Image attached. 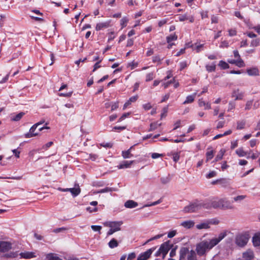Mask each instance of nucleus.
Returning <instances> with one entry per match:
<instances>
[{"mask_svg": "<svg viewBox=\"0 0 260 260\" xmlns=\"http://www.w3.org/2000/svg\"><path fill=\"white\" fill-rule=\"evenodd\" d=\"M210 209L220 208L224 210L233 209L234 207L232 202L229 201L227 198H221L211 201H209Z\"/></svg>", "mask_w": 260, "mask_h": 260, "instance_id": "nucleus-1", "label": "nucleus"}, {"mask_svg": "<svg viewBox=\"0 0 260 260\" xmlns=\"http://www.w3.org/2000/svg\"><path fill=\"white\" fill-rule=\"evenodd\" d=\"M53 142L52 141H50V142L47 143V144H46L45 145H43L42 147V149L46 150L48 148H49L50 146H51L53 145Z\"/></svg>", "mask_w": 260, "mask_h": 260, "instance_id": "nucleus-58", "label": "nucleus"}, {"mask_svg": "<svg viewBox=\"0 0 260 260\" xmlns=\"http://www.w3.org/2000/svg\"><path fill=\"white\" fill-rule=\"evenodd\" d=\"M155 249V247H152L148 249L145 252L141 253L138 257L137 260H147L150 257Z\"/></svg>", "mask_w": 260, "mask_h": 260, "instance_id": "nucleus-10", "label": "nucleus"}, {"mask_svg": "<svg viewBox=\"0 0 260 260\" xmlns=\"http://www.w3.org/2000/svg\"><path fill=\"white\" fill-rule=\"evenodd\" d=\"M123 224L122 221H108L105 223V225L113 229L115 232L121 230L120 226Z\"/></svg>", "mask_w": 260, "mask_h": 260, "instance_id": "nucleus-8", "label": "nucleus"}, {"mask_svg": "<svg viewBox=\"0 0 260 260\" xmlns=\"http://www.w3.org/2000/svg\"><path fill=\"white\" fill-rule=\"evenodd\" d=\"M176 233H177L176 231H175V230L171 231L168 233V237L169 238H172L176 235Z\"/></svg>", "mask_w": 260, "mask_h": 260, "instance_id": "nucleus-56", "label": "nucleus"}, {"mask_svg": "<svg viewBox=\"0 0 260 260\" xmlns=\"http://www.w3.org/2000/svg\"><path fill=\"white\" fill-rule=\"evenodd\" d=\"M12 247L11 243L7 241H0V252H6Z\"/></svg>", "mask_w": 260, "mask_h": 260, "instance_id": "nucleus-12", "label": "nucleus"}, {"mask_svg": "<svg viewBox=\"0 0 260 260\" xmlns=\"http://www.w3.org/2000/svg\"><path fill=\"white\" fill-rule=\"evenodd\" d=\"M170 179L168 177H161L160 178V181L164 184L168 183L170 182Z\"/></svg>", "mask_w": 260, "mask_h": 260, "instance_id": "nucleus-48", "label": "nucleus"}, {"mask_svg": "<svg viewBox=\"0 0 260 260\" xmlns=\"http://www.w3.org/2000/svg\"><path fill=\"white\" fill-rule=\"evenodd\" d=\"M206 161H208L209 160L211 159L214 156V151L213 150L208 149V151L206 153Z\"/></svg>", "mask_w": 260, "mask_h": 260, "instance_id": "nucleus-33", "label": "nucleus"}, {"mask_svg": "<svg viewBox=\"0 0 260 260\" xmlns=\"http://www.w3.org/2000/svg\"><path fill=\"white\" fill-rule=\"evenodd\" d=\"M199 106L201 107H204V109H210L211 104L209 102H206L204 101L202 99L199 100Z\"/></svg>", "mask_w": 260, "mask_h": 260, "instance_id": "nucleus-22", "label": "nucleus"}, {"mask_svg": "<svg viewBox=\"0 0 260 260\" xmlns=\"http://www.w3.org/2000/svg\"><path fill=\"white\" fill-rule=\"evenodd\" d=\"M44 122V121H40L33 125L30 128L29 132L24 134L25 138H29L38 135L39 133L38 132H35V131L39 126L43 124Z\"/></svg>", "mask_w": 260, "mask_h": 260, "instance_id": "nucleus-7", "label": "nucleus"}, {"mask_svg": "<svg viewBox=\"0 0 260 260\" xmlns=\"http://www.w3.org/2000/svg\"><path fill=\"white\" fill-rule=\"evenodd\" d=\"M134 161H128L124 160L120 163V164L117 166V168L119 169H122L125 168H130L131 166L133 164Z\"/></svg>", "mask_w": 260, "mask_h": 260, "instance_id": "nucleus-16", "label": "nucleus"}, {"mask_svg": "<svg viewBox=\"0 0 260 260\" xmlns=\"http://www.w3.org/2000/svg\"><path fill=\"white\" fill-rule=\"evenodd\" d=\"M196 228L198 229H207L210 228V223L209 221L203 222L200 224H198L196 225Z\"/></svg>", "mask_w": 260, "mask_h": 260, "instance_id": "nucleus-28", "label": "nucleus"}, {"mask_svg": "<svg viewBox=\"0 0 260 260\" xmlns=\"http://www.w3.org/2000/svg\"><path fill=\"white\" fill-rule=\"evenodd\" d=\"M178 20L180 21L188 20L190 22L192 23L194 21V18L192 16H188L187 14H184L183 15H179L178 16Z\"/></svg>", "mask_w": 260, "mask_h": 260, "instance_id": "nucleus-15", "label": "nucleus"}, {"mask_svg": "<svg viewBox=\"0 0 260 260\" xmlns=\"http://www.w3.org/2000/svg\"><path fill=\"white\" fill-rule=\"evenodd\" d=\"M136 253L135 252H132L128 255L127 257V260H132L136 257Z\"/></svg>", "mask_w": 260, "mask_h": 260, "instance_id": "nucleus-60", "label": "nucleus"}, {"mask_svg": "<svg viewBox=\"0 0 260 260\" xmlns=\"http://www.w3.org/2000/svg\"><path fill=\"white\" fill-rule=\"evenodd\" d=\"M118 244L119 242L115 238L112 239L108 244L109 247L112 249L117 247Z\"/></svg>", "mask_w": 260, "mask_h": 260, "instance_id": "nucleus-26", "label": "nucleus"}, {"mask_svg": "<svg viewBox=\"0 0 260 260\" xmlns=\"http://www.w3.org/2000/svg\"><path fill=\"white\" fill-rule=\"evenodd\" d=\"M243 257L246 260H251L254 257L253 252L250 249L243 253Z\"/></svg>", "mask_w": 260, "mask_h": 260, "instance_id": "nucleus-17", "label": "nucleus"}, {"mask_svg": "<svg viewBox=\"0 0 260 260\" xmlns=\"http://www.w3.org/2000/svg\"><path fill=\"white\" fill-rule=\"evenodd\" d=\"M235 106H236V104H235V102L230 101L229 103L228 111H231L232 110L234 109L235 108Z\"/></svg>", "mask_w": 260, "mask_h": 260, "instance_id": "nucleus-43", "label": "nucleus"}, {"mask_svg": "<svg viewBox=\"0 0 260 260\" xmlns=\"http://www.w3.org/2000/svg\"><path fill=\"white\" fill-rule=\"evenodd\" d=\"M225 151L224 150H221L219 153L216 156L214 161L216 162L221 160L222 158L223 155H224Z\"/></svg>", "mask_w": 260, "mask_h": 260, "instance_id": "nucleus-38", "label": "nucleus"}, {"mask_svg": "<svg viewBox=\"0 0 260 260\" xmlns=\"http://www.w3.org/2000/svg\"><path fill=\"white\" fill-rule=\"evenodd\" d=\"M98 157V155L96 154H88V159H90L92 161L95 160Z\"/></svg>", "mask_w": 260, "mask_h": 260, "instance_id": "nucleus-53", "label": "nucleus"}, {"mask_svg": "<svg viewBox=\"0 0 260 260\" xmlns=\"http://www.w3.org/2000/svg\"><path fill=\"white\" fill-rule=\"evenodd\" d=\"M20 258L25 259H30L37 256L36 253L34 252L24 251L20 253Z\"/></svg>", "mask_w": 260, "mask_h": 260, "instance_id": "nucleus-14", "label": "nucleus"}, {"mask_svg": "<svg viewBox=\"0 0 260 260\" xmlns=\"http://www.w3.org/2000/svg\"><path fill=\"white\" fill-rule=\"evenodd\" d=\"M118 108V103H114L111 105V111H114Z\"/></svg>", "mask_w": 260, "mask_h": 260, "instance_id": "nucleus-63", "label": "nucleus"}, {"mask_svg": "<svg viewBox=\"0 0 260 260\" xmlns=\"http://www.w3.org/2000/svg\"><path fill=\"white\" fill-rule=\"evenodd\" d=\"M206 70L209 72H212L215 70L216 69V66L214 63L211 64V65H206Z\"/></svg>", "mask_w": 260, "mask_h": 260, "instance_id": "nucleus-40", "label": "nucleus"}, {"mask_svg": "<svg viewBox=\"0 0 260 260\" xmlns=\"http://www.w3.org/2000/svg\"><path fill=\"white\" fill-rule=\"evenodd\" d=\"M245 125V121H239L237 122V129H242L244 128Z\"/></svg>", "mask_w": 260, "mask_h": 260, "instance_id": "nucleus-39", "label": "nucleus"}, {"mask_svg": "<svg viewBox=\"0 0 260 260\" xmlns=\"http://www.w3.org/2000/svg\"><path fill=\"white\" fill-rule=\"evenodd\" d=\"M252 103H253L252 101L250 100V101H247L246 104V105H245V110H249V109H250L251 108V106L252 105Z\"/></svg>", "mask_w": 260, "mask_h": 260, "instance_id": "nucleus-45", "label": "nucleus"}, {"mask_svg": "<svg viewBox=\"0 0 260 260\" xmlns=\"http://www.w3.org/2000/svg\"><path fill=\"white\" fill-rule=\"evenodd\" d=\"M178 36L176 35L175 33L173 34H171L170 36L167 37L166 40L168 43H170L173 41H176L177 40Z\"/></svg>", "mask_w": 260, "mask_h": 260, "instance_id": "nucleus-32", "label": "nucleus"}, {"mask_svg": "<svg viewBox=\"0 0 260 260\" xmlns=\"http://www.w3.org/2000/svg\"><path fill=\"white\" fill-rule=\"evenodd\" d=\"M128 21V19L126 17H124L121 19L120 25L121 26V28H123L126 26Z\"/></svg>", "mask_w": 260, "mask_h": 260, "instance_id": "nucleus-37", "label": "nucleus"}, {"mask_svg": "<svg viewBox=\"0 0 260 260\" xmlns=\"http://www.w3.org/2000/svg\"><path fill=\"white\" fill-rule=\"evenodd\" d=\"M86 210L87 211L89 212V213L96 212L98 210L97 207H94V208H92L90 207H87Z\"/></svg>", "mask_w": 260, "mask_h": 260, "instance_id": "nucleus-55", "label": "nucleus"}, {"mask_svg": "<svg viewBox=\"0 0 260 260\" xmlns=\"http://www.w3.org/2000/svg\"><path fill=\"white\" fill-rule=\"evenodd\" d=\"M252 242L254 246L260 245V234H255L252 238Z\"/></svg>", "mask_w": 260, "mask_h": 260, "instance_id": "nucleus-23", "label": "nucleus"}, {"mask_svg": "<svg viewBox=\"0 0 260 260\" xmlns=\"http://www.w3.org/2000/svg\"><path fill=\"white\" fill-rule=\"evenodd\" d=\"M117 190V189L115 188L107 187L105 188H103V189L99 190L98 191V193H105V192H108L115 191Z\"/></svg>", "mask_w": 260, "mask_h": 260, "instance_id": "nucleus-29", "label": "nucleus"}, {"mask_svg": "<svg viewBox=\"0 0 260 260\" xmlns=\"http://www.w3.org/2000/svg\"><path fill=\"white\" fill-rule=\"evenodd\" d=\"M249 239V236L247 234L239 235L236 237V243L240 247H243L247 243Z\"/></svg>", "mask_w": 260, "mask_h": 260, "instance_id": "nucleus-5", "label": "nucleus"}, {"mask_svg": "<svg viewBox=\"0 0 260 260\" xmlns=\"http://www.w3.org/2000/svg\"><path fill=\"white\" fill-rule=\"evenodd\" d=\"M47 260H61L56 254L49 253L46 255Z\"/></svg>", "mask_w": 260, "mask_h": 260, "instance_id": "nucleus-30", "label": "nucleus"}, {"mask_svg": "<svg viewBox=\"0 0 260 260\" xmlns=\"http://www.w3.org/2000/svg\"><path fill=\"white\" fill-rule=\"evenodd\" d=\"M168 21V19H164L160 20L158 22V25L160 27H162L163 25L166 24Z\"/></svg>", "mask_w": 260, "mask_h": 260, "instance_id": "nucleus-47", "label": "nucleus"}, {"mask_svg": "<svg viewBox=\"0 0 260 260\" xmlns=\"http://www.w3.org/2000/svg\"><path fill=\"white\" fill-rule=\"evenodd\" d=\"M175 82V78H173L172 80L167 82H164L162 84L165 88H167L171 84Z\"/></svg>", "mask_w": 260, "mask_h": 260, "instance_id": "nucleus-44", "label": "nucleus"}, {"mask_svg": "<svg viewBox=\"0 0 260 260\" xmlns=\"http://www.w3.org/2000/svg\"><path fill=\"white\" fill-rule=\"evenodd\" d=\"M196 93H194L193 94H191V95H188L186 98V100L183 102V104H190V103H192L195 98H196Z\"/></svg>", "mask_w": 260, "mask_h": 260, "instance_id": "nucleus-21", "label": "nucleus"}, {"mask_svg": "<svg viewBox=\"0 0 260 260\" xmlns=\"http://www.w3.org/2000/svg\"><path fill=\"white\" fill-rule=\"evenodd\" d=\"M91 229L95 232H99L100 233V231L102 229V226L100 225H91Z\"/></svg>", "mask_w": 260, "mask_h": 260, "instance_id": "nucleus-50", "label": "nucleus"}, {"mask_svg": "<svg viewBox=\"0 0 260 260\" xmlns=\"http://www.w3.org/2000/svg\"><path fill=\"white\" fill-rule=\"evenodd\" d=\"M260 44V39L259 38H255L251 40L250 42V47H256Z\"/></svg>", "mask_w": 260, "mask_h": 260, "instance_id": "nucleus-34", "label": "nucleus"}, {"mask_svg": "<svg viewBox=\"0 0 260 260\" xmlns=\"http://www.w3.org/2000/svg\"><path fill=\"white\" fill-rule=\"evenodd\" d=\"M73 197L77 196L81 192L80 188L79 186L76 188H70L69 189V191Z\"/></svg>", "mask_w": 260, "mask_h": 260, "instance_id": "nucleus-27", "label": "nucleus"}, {"mask_svg": "<svg viewBox=\"0 0 260 260\" xmlns=\"http://www.w3.org/2000/svg\"><path fill=\"white\" fill-rule=\"evenodd\" d=\"M229 46V43L228 41L224 40L223 41H221L219 47L220 48H224V47H228Z\"/></svg>", "mask_w": 260, "mask_h": 260, "instance_id": "nucleus-57", "label": "nucleus"}, {"mask_svg": "<svg viewBox=\"0 0 260 260\" xmlns=\"http://www.w3.org/2000/svg\"><path fill=\"white\" fill-rule=\"evenodd\" d=\"M132 148H133V146L131 147V148L129 149H128L127 150L123 151L122 152V156L124 158H125V159L131 157L133 156V155L131 153V150L132 149Z\"/></svg>", "mask_w": 260, "mask_h": 260, "instance_id": "nucleus-31", "label": "nucleus"}, {"mask_svg": "<svg viewBox=\"0 0 260 260\" xmlns=\"http://www.w3.org/2000/svg\"><path fill=\"white\" fill-rule=\"evenodd\" d=\"M153 79V73H149L146 75V81L148 82L152 80Z\"/></svg>", "mask_w": 260, "mask_h": 260, "instance_id": "nucleus-49", "label": "nucleus"}, {"mask_svg": "<svg viewBox=\"0 0 260 260\" xmlns=\"http://www.w3.org/2000/svg\"><path fill=\"white\" fill-rule=\"evenodd\" d=\"M130 114L131 113L129 112L125 113L121 115V116L119 118L118 122H120V121L123 120L125 118H126V117L129 116Z\"/></svg>", "mask_w": 260, "mask_h": 260, "instance_id": "nucleus-51", "label": "nucleus"}, {"mask_svg": "<svg viewBox=\"0 0 260 260\" xmlns=\"http://www.w3.org/2000/svg\"><path fill=\"white\" fill-rule=\"evenodd\" d=\"M228 234V231H224L221 232L218 237H215L211 239L215 246L217 245L223 238H224Z\"/></svg>", "mask_w": 260, "mask_h": 260, "instance_id": "nucleus-11", "label": "nucleus"}, {"mask_svg": "<svg viewBox=\"0 0 260 260\" xmlns=\"http://www.w3.org/2000/svg\"><path fill=\"white\" fill-rule=\"evenodd\" d=\"M111 21L108 20L105 22H99L96 24L95 29L97 31L107 28L110 26Z\"/></svg>", "mask_w": 260, "mask_h": 260, "instance_id": "nucleus-13", "label": "nucleus"}, {"mask_svg": "<svg viewBox=\"0 0 260 260\" xmlns=\"http://www.w3.org/2000/svg\"><path fill=\"white\" fill-rule=\"evenodd\" d=\"M180 158V155L178 153H175L173 154V159L175 162H177Z\"/></svg>", "mask_w": 260, "mask_h": 260, "instance_id": "nucleus-54", "label": "nucleus"}, {"mask_svg": "<svg viewBox=\"0 0 260 260\" xmlns=\"http://www.w3.org/2000/svg\"><path fill=\"white\" fill-rule=\"evenodd\" d=\"M173 246V245L170 243V241L165 242L160 245L159 249L161 252L163 258L165 257L168 251L172 248Z\"/></svg>", "mask_w": 260, "mask_h": 260, "instance_id": "nucleus-6", "label": "nucleus"}, {"mask_svg": "<svg viewBox=\"0 0 260 260\" xmlns=\"http://www.w3.org/2000/svg\"><path fill=\"white\" fill-rule=\"evenodd\" d=\"M247 198L246 195H239L236 197H235L233 198V202L241 203L244 200H245Z\"/></svg>", "mask_w": 260, "mask_h": 260, "instance_id": "nucleus-25", "label": "nucleus"}, {"mask_svg": "<svg viewBox=\"0 0 260 260\" xmlns=\"http://www.w3.org/2000/svg\"><path fill=\"white\" fill-rule=\"evenodd\" d=\"M215 245L211 239L205 240L197 244L196 251L199 256H204Z\"/></svg>", "mask_w": 260, "mask_h": 260, "instance_id": "nucleus-2", "label": "nucleus"}, {"mask_svg": "<svg viewBox=\"0 0 260 260\" xmlns=\"http://www.w3.org/2000/svg\"><path fill=\"white\" fill-rule=\"evenodd\" d=\"M24 115V113L20 112L17 114H16L15 116H13L12 118V120L13 121H17L21 119V118Z\"/></svg>", "mask_w": 260, "mask_h": 260, "instance_id": "nucleus-35", "label": "nucleus"}, {"mask_svg": "<svg viewBox=\"0 0 260 260\" xmlns=\"http://www.w3.org/2000/svg\"><path fill=\"white\" fill-rule=\"evenodd\" d=\"M138 203L133 200H128L124 203V206L127 208H134L138 206Z\"/></svg>", "mask_w": 260, "mask_h": 260, "instance_id": "nucleus-20", "label": "nucleus"}, {"mask_svg": "<svg viewBox=\"0 0 260 260\" xmlns=\"http://www.w3.org/2000/svg\"><path fill=\"white\" fill-rule=\"evenodd\" d=\"M251 153V150H250L249 152L244 151L242 148H239L236 150V153L239 157H243L246 156L247 154H250Z\"/></svg>", "mask_w": 260, "mask_h": 260, "instance_id": "nucleus-19", "label": "nucleus"}, {"mask_svg": "<svg viewBox=\"0 0 260 260\" xmlns=\"http://www.w3.org/2000/svg\"><path fill=\"white\" fill-rule=\"evenodd\" d=\"M218 66L222 69L229 68V65L228 63L223 60H220L219 61Z\"/></svg>", "mask_w": 260, "mask_h": 260, "instance_id": "nucleus-36", "label": "nucleus"}, {"mask_svg": "<svg viewBox=\"0 0 260 260\" xmlns=\"http://www.w3.org/2000/svg\"><path fill=\"white\" fill-rule=\"evenodd\" d=\"M158 124L157 123H151L150 125L149 131L151 132L157 128Z\"/></svg>", "mask_w": 260, "mask_h": 260, "instance_id": "nucleus-46", "label": "nucleus"}, {"mask_svg": "<svg viewBox=\"0 0 260 260\" xmlns=\"http://www.w3.org/2000/svg\"><path fill=\"white\" fill-rule=\"evenodd\" d=\"M236 65L238 67L241 68L245 66V63L243 60L241 58H239L237 60Z\"/></svg>", "mask_w": 260, "mask_h": 260, "instance_id": "nucleus-41", "label": "nucleus"}, {"mask_svg": "<svg viewBox=\"0 0 260 260\" xmlns=\"http://www.w3.org/2000/svg\"><path fill=\"white\" fill-rule=\"evenodd\" d=\"M246 72L249 76H257L259 74V71L256 67L247 69Z\"/></svg>", "mask_w": 260, "mask_h": 260, "instance_id": "nucleus-18", "label": "nucleus"}, {"mask_svg": "<svg viewBox=\"0 0 260 260\" xmlns=\"http://www.w3.org/2000/svg\"><path fill=\"white\" fill-rule=\"evenodd\" d=\"M202 208L210 209L209 202H201L196 201L190 204L189 205L185 207L183 209V211L185 213H192L196 212L201 209Z\"/></svg>", "mask_w": 260, "mask_h": 260, "instance_id": "nucleus-3", "label": "nucleus"}, {"mask_svg": "<svg viewBox=\"0 0 260 260\" xmlns=\"http://www.w3.org/2000/svg\"><path fill=\"white\" fill-rule=\"evenodd\" d=\"M231 96L235 99V100H242L244 96V92L241 90L239 88L233 89Z\"/></svg>", "mask_w": 260, "mask_h": 260, "instance_id": "nucleus-9", "label": "nucleus"}, {"mask_svg": "<svg viewBox=\"0 0 260 260\" xmlns=\"http://www.w3.org/2000/svg\"><path fill=\"white\" fill-rule=\"evenodd\" d=\"M228 32L229 35L230 37L235 36L237 35V31L235 29H230Z\"/></svg>", "mask_w": 260, "mask_h": 260, "instance_id": "nucleus-52", "label": "nucleus"}, {"mask_svg": "<svg viewBox=\"0 0 260 260\" xmlns=\"http://www.w3.org/2000/svg\"><path fill=\"white\" fill-rule=\"evenodd\" d=\"M177 248H178L177 246L172 247V248H171V250L170 252V256L171 257H173L176 255V250L177 249Z\"/></svg>", "mask_w": 260, "mask_h": 260, "instance_id": "nucleus-42", "label": "nucleus"}, {"mask_svg": "<svg viewBox=\"0 0 260 260\" xmlns=\"http://www.w3.org/2000/svg\"><path fill=\"white\" fill-rule=\"evenodd\" d=\"M161 59L159 56H155L152 57V61L153 62H160Z\"/></svg>", "mask_w": 260, "mask_h": 260, "instance_id": "nucleus-61", "label": "nucleus"}, {"mask_svg": "<svg viewBox=\"0 0 260 260\" xmlns=\"http://www.w3.org/2000/svg\"><path fill=\"white\" fill-rule=\"evenodd\" d=\"M143 107L145 110H148L150 109L152 107L150 103H147V104H144L143 105Z\"/></svg>", "mask_w": 260, "mask_h": 260, "instance_id": "nucleus-64", "label": "nucleus"}, {"mask_svg": "<svg viewBox=\"0 0 260 260\" xmlns=\"http://www.w3.org/2000/svg\"><path fill=\"white\" fill-rule=\"evenodd\" d=\"M197 253L193 250H189L188 248L183 247L179 250V259L185 260H198Z\"/></svg>", "mask_w": 260, "mask_h": 260, "instance_id": "nucleus-4", "label": "nucleus"}, {"mask_svg": "<svg viewBox=\"0 0 260 260\" xmlns=\"http://www.w3.org/2000/svg\"><path fill=\"white\" fill-rule=\"evenodd\" d=\"M179 65H180V70H182L187 67L186 61H182V62H180Z\"/></svg>", "mask_w": 260, "mask_h": 260, "instance_id": "nucleus-62", "label": "nucleus"}, {"mask_svg": "<svg viewBox=\"0 0 260 260\" xmlns=\"http://www.w3.org/2000/svg\"><path fill=\"white\" fill-rule=\"evenodd\" d=\"M194 224V222L192 220L184 221L181 223V225L187 229L193 227Z\"/></svg>", "mask_w": 260, "mask_h": 260, "instance_id": "nucleus-24", "label": "nucleus"}, {"mask_svg": "<svg viewBox=\"0 0 260 260\" xmlns=\"http://www.w3.org/2000/svg\"><path fill=\"white\" fill-rule=\"evenodd\" d=\"M216 173L215 171H211L210 173H209L208 174L206 175V177L207 178H211L212 177H214L216 176Z\"/></svg>", "mask_w": 260, "mask_h": 260, "instance_id": "nucleus-59", "label": "nucleus"}]
</instances>
